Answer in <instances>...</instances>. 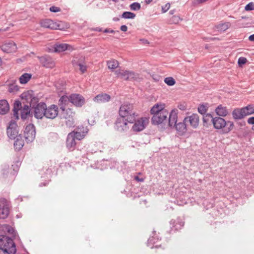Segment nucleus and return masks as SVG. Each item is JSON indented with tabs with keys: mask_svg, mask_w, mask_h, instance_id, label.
Instances as JSON below:
<instances>
[{
	"mask_svg": "<svg viewBox=\"0 0 254 254\" xmlns=\"http://www.w3.org/2000/svg\"><path fill=\"white\" fill-rule=\"evenodd\" d=\"M78 65L79 67L80 70L82 72V73H84L86 71L87 67L85 65L79 63L78 64Z\"/></svg>",
	"mask_w": 254,
	"mask_h": 254,
	"instance_id": "nucleus-47",
	"label": "nucleus"
},
{
	"mask_svg": "<svg viewBox=\"0 0 254 254\" xmlns=\"http://www.w3.org/2000/svg\"><path fill=\"white\" fill-rule=\"evenodd\" d=\"M148 243H154L155 242H154L153 241V238H150L149 239H148Z\"/></svg>",
	"mask_w": 254,
	"mask_h": 254,
	"instance_id": "nucleus-57",
	"label": "nucleus"
},
{
	"mask_svg": "<svg viewBox=\"0 0 254 254\" xmlns=\"http://www.w3.org/2000/svg\"><path fill=\"white\" fill-rule=\"evenodd\" d=\"M21 103L19 100H16L14 102L13 108V116L12 118L15 120L19 119L18 111L22 108Z\"/></svg>",
	"mask_w": 254,
	"mask_h": 254,
	"instance_id": "nucleus-27",
	"label": "nucleus"
},
{
	"mask_svg": "<svg viewBox=\"0 0 254 254\" xmlns=\"http://www.w3.org/2000/svg\"><path fill=\"white\" fill-rule=\"evenodd\" d=\"M248 123L250 125H254V117L249 118L248 120Z\"/></svg>",
	"mask_w": 254,
	"mask_h": 254,
	"instance_id": "nucleus-51",
	"label": "nucleus"
},
{
	"mask_svg": "<svg viewBox=\"0 0 254 254\" xmlns=\"http://www.w3.org/2000/svg\"><path fill=\"white\" fill-rule=\"evenodd\" d=\"M113 1L117 2H118V0H112Z\"/></svg>",
	"mask_w": 254,
	"mask_h": 254,
	"instance_id": "nucleus-62",
	"label": "nucleus"
},
{
	"mask_svg": "<svg viewBox=\"0 0 254 254\" xmlns=\"http://www.w3.org/2000/svg\"><path fill=\"white\" fill-rule=\"evenodd\" d=\"M247 60L246 58L244 57H240L238 59V64L239 65H242L246 63Z\"/></svg>",
	"mask_w": 254,
	"mask_h": 254,
	"instance_id": "nucleus-46",
	"label": "nucleus"
},
{
	"mask_svg": "<svg viewBox=\"0 0 254 254\" xmlns=\"http://www.w3.org/2000/svg\"><path fill=\"white\" fill-rule=\"evenodd\" d=\"M135 180L138 181V182H143V179H140L138 177L136 176L135 177Z\"/></svg>",
	"mask_w": 254,
	"mask_h": 254,
	"instance_id": "nucleus-56",
	"label": "nucleus"
},
{
	"mask_svg": "<svg viewBox=\"0 0 254 254\" xmlns=\"http://www.w3.org/2000/svg\"><path fill=\"white\" fill-rule=\"evenodd\" d=\"M185 123H189L190 125L193 128L198 127L199 123V118L197 114L192 115L185 117L184 119Z\"/></svg>",
	"mask_w": 254,
	"mask_h": 254,
	"instance_id": "nucleus-16",
	"label": "nucleus"
},
{
	"mask_svg": "<svg viewBox=\"0 0 254 254\" xmlns=\"http://www.w3.org/2000/svg\"><path fill=\"white\" fill-rule=\"evenodd\" d=\"M152 78L153 80L156 82L159 81L161 79V77L157 74H153L152 75Z\"/></svg>",
	"mask_w": 254,
	"mask_h": 254,
	"instance_id": "nucleus-50",
	"label": "nucleus"
},
{
	"mask_svg": "<svg viewBox=\"0 0 254 254\" xmlns=\"http://www.w3.org/2000/svg\"><path fill=\"white\" fill-rule=\"evenodd\" d=\"M130 8L132 10H138L141 8L140 4L138 2H134L131 3L130 6Z\"/></svg>",
	"mask_w": 254,
	"mask_h": 254,
	"instance_id": "nucleus-41",
	"label": "nucleus"
},
{
	"mask_svg": "<svg viewBox=\"0 0 254 254\" xmlns=\"http://www.w3.org/2000/svg\"><path fill=\"white\" fill-rule=\"evenodd\" d=\"M231 26V23L229 22L220 23L215 25V29L219 32H224L227 30Z\"/></svg>",
	"mask_w": 254,
	"mask_h": 254,
	"instance_id": "nucleus-31",
	"label": "nucleus"
},
{
	"mask_svg": "<svg viewBox=\"0 0 254 254\" xmlns=\"http://www.w3.org/2000/svg\"><path fill=\"white\" fill-rule=\"evenodd\" d=\"M74 136V134L73 132L68 133L67 136L66 145L67 148L70 150H73L75 148L76 142Z\"/></svg>",
	"mask_w": 254,
	"mask_h": 254,
	"instance_id": "nucleus-19",
	"label": "nucleus"
},
{
	"mask_svg": "<svg viewBox=\"0 0 254 254\" xmlns=\"http://www.w3.org/2000/svg\"><path fill=\"white\" fill-rule=\"evenodd\" d=\"M169 112L167 110H163L152 116L151 118L152 124L155 125H159L163 123L164 122H167Z\"/></svg>",
	"mask_w": 254,
	"mask_h": 254,
	"instance_id": "nucleus-8",
	"label": "nucleus"
},
{
	"mask_svg": "<svg viewBox=\"0 0 254 254\" xmlns=\"http://www.w3.org/2000/svg\"><path fill=\"white\" fill-rule=\"evenodd\" d=\"M9 109L8 102L5 100H0V114H5Z\"/></svg>",
	"mask_w": 254,
	"mask_h": 254,
	"instance_id": "nucleus-29",
	"label": "nucleus"
},
{
	"mask_svg": "<svg viewBox=\"0 0 254 254\" xmlns=\"http://www.w3.org/2000/svg\"><path fill=\"white\" fill-rule=\"evenodd\" d=\"M172 18L173 21L176 23H178L180 20V17L178 16H174Z\"/></svg>",
	"mask_w": 254,
	"mask_h": 254,
	"instance_id": "nucleus-52",
	"label": "nucleus"
},
{
	"mask_svg": "<svg viewBox=\"0 0 254 254\" xmlns=\"http://www.w3.org/2000/svg\"><path fill=\"white\" fill-rule=\"evenodd\" d=\"M169 118L168 119V124L170 127H175L177 123L178 119V110L173 109L169 113Z\"/></svg>",
	"mask_w": 254,
	"mask_h": 254,
	"instance_id": "nucleus-20",
	"label": "nucleus"
},
{
	"mask_svg": "<svg viewBox=\"0 0 254 254\" xmlns=\"http://www.w3.org/2000/svg\"><path fill=\"white\" fill-rule=\"evenodd\" d=\"M24 135L27 142H31L34 140L35 137L36 130L33 124H29L26 126L24 131Z\"/></svg>",
	"mask_w": 254,
	"mask_h": 254,
	"instance_id": "nucleus-10",
	"label": "nucleus"
},
{
	"mask_svg": "<svg viewBox=\"0 0 254 254\" xmlns=\"http://www.w3.org/2000/svg\"><path fill=\"white\" fill-rule=\"evenodd\" d=\"M31 74L27 73H24L19 77V82L21 84H25L31 78Z\"/></svg>",
	"mask_w": 254,
	"mask_h": 254,
	"instance_id": "nucleus-35",
	"label": "nucleus"
},
{
	"mask_svg": "<svg viewBox=\"0 0 254 254\" xmlns=\"http://www.w3.org/2000/svg\"><path fill=\"white\" fill-rule=\"evenodd\" d=\"M107 64L108 68L112 70L117 68L119 65L118 61L114 59L108 61L107 62Z\"/></svg>",
	"mask_w": 254,
	"mask_h": 254,
	"instance_id": "nucleus-34",
	"label": "nucleus"
},
{
	"mask_svg": "<svg viewBox=\"0 0 254 254\" xmlns=\"http://www.w3.org/2000/svg\"><path fill=\"white\" fill-rule=\"evenodd\" d=\"M70 102V97L67 96H62L59 101V105L62 112L66 111L65 107Z\"/></svg>",
	"mask_w": 254,
	"mask_h": 254,
	"instance_id": "nucleus-25",
	"label": "nucleus"
},
{
	"mask_svg": "<svg viewBox=\"0 0 254 254\" xmlns=\"http://www.w3.org/2000/svg\"><path fill=\"white\" fill-rule=\"evenodd\" d=\"M121 17L125 19H133L135 17V14L129 11H125L123 13Z\"/></svg>",
	"mask_w": 254,
	"mask_h": 254,
	"instance_id": "nucleus-37",
	"label": "nucleus"
},
{
	"mask_svg": "<svg viewBox=\"0 0 254 254\" xmlns=\"http://www.w3.org/2000/svg\"><path fill=\"white\" fill-rule=\"evenodd\" d=\"M9 213L8 202L5 199H0V219H5L7 217Z\"/></svg>",
	"mask_w": 254,
	"mask_h": 254,
	"instance_id": "nucleus-13",
	"label": "nucleus"
},
{
	"mask_svg": "<svg viewBox=\"0 0 254 254\" xmlns=\"http://www.w3.org/2000/svg\"><path fill=\"white\" fill-rule=\"evenodd\" d=\"M8 90L10 93H15L19 90V87L15 83H13L9 85Z\"/></svg>",
	"mask_w": 254,
	"mask_h": 254,
	"instance_id": "nucleus-38",
	"label": "nucleus"
},
{
	"mask_svg": "<svg viewBox=\"0 0 254 254\" xmlns=\"http://www.w3.org/2000/svg\"><path fill=\"white\" fill-rule=\"evenodd\" d=\"M215 38H210V39L211 40H213V39H215Z\"/></svg>",
	"mask_w": 254,
	"mask_h": 254,
	"instance_id": "nucleus-63",
	"label": "nucleus"
},
{
	"mask_svg": "<svg viewBox=\"0 0 254 254\" xmlns=\"http://www.w3.org/2000/svg\"><path fill=\"white\" fill-rule=\"evenodd\" d=\"M14 146L15 149L20 150L23 146V142L17 138L14 143Z\"/></svg>",
	"mask_w": 254,
	"mask_h": 254,
	"instance_id": "nucleus-40",
	"label": "nucleus"
},
{
	"mask_svg": "<svg viewBox=\"0 0 254 254\" xmlns=\"http://www.w3.org/2000/svg\"><path fill=\"white\" fill-rule=\"evenodd\" d=\"M215 113L219 117H224L227 116L229 113L228 110L226 106L222 105H218L215 110Z\"/></svg>",
	"mask_w": 254,
	"mask_h": 254,
	"instance_id": "nucleus-24",
	"label": "nucleus"
},
{
	"mask_svg": "<svg viewBox=\"0 0 254 254\" xmlns=\"http://www.w3.org/2000/svg\"><path fill=\"white\" fill-rule=\"evenodd\" d=\"M18 133L16 121L12 119L7 128V135L10 139H14L17 137Z\"/></svg>",
	"mask_w": 254,
	"mask_h": 254,
	"instance_id": "nucleus-14",
	"label": "nucleus"
},
{
	"mask_svg": "<svg viewBox=\"0 0 254 254\" xmlns=\"http://www.w3.org/2000/svg\"><path fill=\"white\" fill-rule=\"evenodd\" d=\"M207 111V108L203 105H200L198 107V112L200 114L203 115V116L205 114H206V113Z\"/></svg>",
	"mask_w": 254,
	"mask_h": 254,
	"instance_id": "nucleus-42",
	"label": "nucleus"
},
{
	"mask_svg": "<svg viewBox=\"0 0 254 254\" xmlns=\"http://www.w3.org/2000/svg\"><path fill=\"white\" fill-rule=\"evenodd\" d=\"M83 130H81V128H78L77 131H73L74 134V138L76 140H80L82 139L85 136L86 134L87 133V129L86 128H84V127H82Z\"/></svg>",
	"mask_w": 254,
	"mask_h": 254,
	"instance_id": "nucleus-26",
	"label": "nucleus"
},
{
	"mask_svg": "<svg viewBox=\"0 0 254 254\" xmlns=\"http://www.w3.org/2000/svg\"><path fill=\"white\" fill-rule=\"evenodd\" d=\"M120 29L123 32H126L127 30V27L126 25H123L121 26Z\"/></svg>",
	"mask_w": 254,
	"mask_h": 254,
	"instance_id": "nucleus-53",
	"label": "nucleus"
},
{
	"mask_svg": "<svg viewBox=\"0 0 254 254\" xmlns=\"http://www.w3.org/2000/svg\"><path fill=\"white\" fill-rule=\"evenodd\" d=\"M207 0H199L200 2H205V1H207Z\"/></svg>",
	"mask_w": 254,
	"mask_h": 254,
	"instance_id": "nucleus-60",
	"label": "nucleus"
},
{
	"mask_svg": "<svg viewBox=\"0 0 254 254\" xmlns=\"http://www.w3.org/2000/svg\"><path fill=\"white\" fill-rule=\"evenodd\" d=\"M178 108L182 111H186L187 109V104L186 102L179 103Z\"/></svg>",
	"mask_w": 254,
	"mask_h": 254,
	"instance_id": "nucleus-44",
	"label": "nucleus"
},
{
	"mask_svg": "<svg viewBox=\"0 0 254 254\" xmlns=\"http://www.w3.org/2000/svg\"><path fill=\"white\" fill-rule=\"evenodd\" d=\"M21 97L22 99H24L27 102H30V106L28 105H24L21 109V118L22 119L25 120L30 115V110L29 107L32 105L31 102L32 99L35 100V98H32V96L28 93H22Z\"/></svg>",
	"mask_w": 254,
	"mask_h": 254,
	"instance_id": "nucleus-4",
	"label": "nucleus"
},
{
	"mask_svg": "<svg viewBox=\"0 0 254 254\" xmlns=\"http://www.w3.org/2000/svg\"><path fill=\"white\" fill-rule=\"evenodd\" d=\"M233 118L235 120H241L246 117L243 108H237L232 113Z\"/></svg>",
	"mask_w": 254,
	"mask_h": 254,
	"instance_id": "nucleus-28",
	"label": "nucleus"
},
{
	"mask_svg": "<svg viewBox=\"0 0 254 254\" xmlns=\"http://www.w3.org/2000/svg\"><path fill=\"white\" fill-rule=\"evenodd\" d=\"M115 73L118 77L126 80H137L139 78V74L132 71L118 69Z\"/></svg>",
	"mask_w": 254,
	"mask_h": 254,
	"instance_id": "nucleus-5",
	"label": "nucleus"
},
{
	"mask_svg": "<svg viewBox=\"0 0 254 254\" xmlns=\"http://www.w3.org/2000/svg\"><path fill=\"white\" fill-rule=\"evenodd\" d=\"M242 108L246 116L254 113V106L253 105H249Z\"/></svg>",
	"mask_w": 254,
	"mask_h": 254,
	"instance_id": "nucleus-36",
	"label": "nucleus"
},
{
	"mask_svg": "<svg viewBox=\"0 0 254 254\" xmlns=\"http://www.w3.org/2000/svg\"><path fill=\"white\" fill-rule=\"evenodd\" d=\"M113 20L115 21H118L119 20V18H118V17H114L113 18Z\"/></svg>",
	"mask_w": 254,
	"mask_h": 254,
	"instance_id": "nucleus-59",
	"label": "nucleus"
},
{
	"mask_svg": "<svg viewBox=\"0 0 254 254\" xmlns=\"http://www.w3.org/2000/svg\"><path fill=\"white\" fill-rule=\"evenodd\" d=\"M58 114V108L55 105H52L49 107H46L44 116L47 118L55 119Z\"/></svg>",
	"mask_w": 254,
	"mask_h": 254,
	"instance_id": "nucleus-17",
	"label": "nucleus"
},
{
	"mask_svg": "<svg viewBox=\"0 0 254 254\" xmlns=\"http://www.w3.org/2000/svg\"><path fill=\"white\" fill-rule=\"evenodd\" d=\"M38 58L43 66L47 68H52L54 66V63L50 57L45 56Z\"/></svg>",
	"mask_w": 254,
	"mask_h": 254,
	"instance_id": "nucleus-21",
	"label": "nucleus"
},
{
	"mask_svg": "<svg viewBox=\"0 0 254 254\" xmlns=\"http://www.w3.org/2000/svg\"><path fill=\"white\" fill-rule=\"evenodd\" d=\"M169 13H170V14H174V10H170V11H169Z\"/></svg>",
	"mask_w": 254,
	"mask_h": 254,
	"instance_id": "nucleus-61",
	"label": "nucleus"
},
{
	"mask_svg": "<svg viewBox=\"0 0 254 254\" xmlns=\"http://www.w3.org/2000/svg\"><path fill=\"white\" fill-rule=\"evenodd\" d=\"M163 110H167L164 108L163 105L157 104L154 105L153 107L151 109L150 113L153 116L154 115H156L159 113H160L161 112L163 111Z\"/></svg>",
	"mask_w": 254,
	"mask_h": 254,
	"instance_id": "nucleus-33",
	"label": "nucleus"
},
{
	"mask_svg": "<svg viewBox=\"0 0 254 254\" xmlns=\"http://www.w3.org/2000/svg\"><path fill=\"white\" fill-rule=\"evenodd\" d=\"M111 96L106 93L99 94L96 95L94 98L93 101L97 103H102L110 101Z\"/></svg>",
	"mask_w": 254,
	"mask_h": 254,
	"instance_id": "nucleus-23",
	"label": "nucleus"
},
{
	"mask_svg": "<svg viewBox=\"0 0 254 254\" xmlns=\"http://www.w3.org/2000/svg\"><path fill=\"white\" fill-rule=\"evenodd\" d=\"M152 0H145V2L146 4H149L150 2H151Z\"/></svg>",
	"mask_w": 254,
	"mask_h": 254,
	"instance_id": "nucleus-58",
	"label": "nucleus"
},
{
	"mask_svg": "<svg viewBox=\"0 0 254 254\" xmlns=\"http://www.w3.org/2000/svg\"><path fill=\"white\" fill-rule=\"evenodd\" d=\"M249 40L251 41H254V34L250 35L249 37Z\"/></svg>",
	"mask_w": 254,
	"mask_h": 254,
	"instance_id": "nucleus-55",
	"label": "nucleus"
},
{
	"mask_svg": "<svg viewBox=\"0 0 254 254\" xmlns=\"http://www.w3.org/2000/svg\"><path fill=\"white\" fill-rule=\"evenodd\" d=\"M0 48L3 52L7 53L14 52L17 50L16 45L12 41H5L0 45Z\"/></svg>",
	"mask_w": 254,
	"mask_h": 254,
	"instance_id": "nucleus-15",
	"label": "nucleus"
},
{
	"mask_svg": "<svg viewBox=\"0 0 254 254\" xmlns=\"http://www.w3.org/2000/svg\"><path fill=\"white\" fill-rule=\"evenodd\" d=\"M134 124L132 127L133 131L138 132L143 130L148 123V119L146 117H142L137 120L135 118Z\"/></svg>",
	"mask_w": 254,
	"mask_h": 254,
	"instance_id": "nucleus-9",
	"label": "nucleus"
},
{
	"mask_svg": "<svg viewBox=\"0 0 254 254\" xmlns=\"http://www.w3.org/2000/svg\"><path fill=\"white\" fill-rule=\"evenodd\" d=\"M34 108V116L37 119H41L44 116L46 104L44 102L37 104Z\"/></svg>",
	"mask_w": 254,
	"mask_h": 254,
	"instance_id": "nucleus-12",
	"label": "nucleus"
},
{
	"mask_svg": "<svg viewBox=\"0 0 254 254\" xmlns=\"http://www.w3.org/2000/svg\"><path fill=\"white\" fill-rule=\"evenodd\" d=\"M170 7V4L169 3H166L164 6L162 7V11L163 13L166 12Z\"/></svg>",
	"mask_w": 254,
	"mask_h": 254,
	"instance_id": "nucleus-49",
	"label": "nucleus"
},
{
	"mask_svg": "<svg viewBox=\"0 0 254 254\" xmlns=\"http://www.w3.org/2000/svg\"><path fill=\"white\" fill-rule=\"evenodd\" d=\"M74 113L69 109H66L65 111L62 112L61 114L62 119L64 120V123L67 127H71L74 125Z\"/></svg>",
	"mask_w": 254,
	"mask_h": 254,
	"instance_id": "nucleus-7",
	"label": "nucleus"
},
{
	"mask_svg": "<svg viewBox=\"0 0 254 254\" xmlns=\"http://www.w3.org/2000/svg\"><path fill=\"white\" fill-rule=\"evenodd\" d=\"M186 123L183 121V122L176 123L175 125L176 130L180 134H183L187 131Z\"/></svg>",
	"mask_w": 254,
	"mask_h": 254,
	"instance_id": "nucleus-30",
	"label": "nucleus"
},
{
	"mask_svg": "<svg viewBox=\"0 0 254 254\" xmlns=\"http://www.w3.org/2000/svg\"><path fill=\"white\" fill-rule=\"evenodd\" d=\"M3 227L4 229L5 230H6L7 232L9 234H11L12 235H15V232L14 229H13V228H12L11 227L9 226V225H5Z\"/></svg>",
	"mask_w": 254,
	"mask_h": 254,
	"instance_id": "nucleus-43",
	"label": "nucleus"
},
{
	"mask_svg": "<svg viewBox=\"0 0 254 254\" xmlns=\"http://www.w3.org/2000/svg\"><path fill=\"white\" fill-rule=\"evenodd\" d=\"M70 102L77 107H81L85 103V99L80 94H73L70 96Z\"/></svg>",
	"mask_w": 254,
	"mask_h": 254,
	"instance_id": "nucleus-18",
	"label": "nucleus"
},
{
	"mask_svg": "<svg viewBox=\"0 0 254 254\" xmlns=\"http://www.w3.org/2000/svg\"><path fill=\"white\" fill-rule=\"evenodd\" d=\"M105 33H115V31L113 30L110 29H106L104 30Z\"/></svg>",
	"mask_w": 254,
	"mask_h": 254,
	"instance_id": "nucleus-54",
	"label": "nucleus"
},
{
	"mask_svg": "<svg viewBox=\"0 0 254 254\" xmlns=\"http://www.w3.org/2000/svg\"><path fill=\"white\" fill-rule=\"evenodd\" d=\"M119 113L120 117L126 119L128 122H134L137 116L133 105L127 103L121 106Z\"/></svg>",
	"mask_w": 254,
	"mask_h": 254,
	"instance_id": "nucleus-2",
	"label": "nucleus"
},
{
	"mask_svg": "<svg viewBox=\"0 0 254 254\" xmlns=\"http://www.w3.org/2000/svg\"><path fill=\"white\" fill-rule=\"evenodd\" d=\"M40 24L43 27L51 29L63 30L64 28L62 22H56L50 19L42 20Z\"/></svg>",
	"mask_w": 254,
	"mask_h": 254,
	"instance_id": "nucleus-6",
	"label": "nucleus"
},
{
	"mask_svg": "<svg viewBox=\"0 0 254 254\" xmlns=\"http://www.w3.org/2000/svg\"><path fill=\"white\" fill-rule=\"evenodd\" d=\"M50 10L53 12H58L61 11V9L60 7H57L55 6H52L50 7Z\"/></svg>",
	"mask_w": 254,
	"mask_h": 254,
	"instance_id": "nucleus-48",
	"label": "nucleus"
},
{
	"mask_svg": "<svg viewBox=\"0 0 254 254\" xmlns=\"http://www.w3.org/2000/svg\"><path fill=\"white\" fill-rule=\"evenodd\" d=\"M245 9L246 11L254 10V3L253 2L249 3L246 5Z\"/></svg>",
	"mask_w": 254,
	"mask_h": 254,
	"instance_id": "nucleus-45",
	"label": "nucleus"
},
{
	"mask_svg": "<svg viewBox=\"0 0 254 254\" xmlns=\"http://www.w3.org/2000/svg\"><path fill=\"white\" fill-rule=\"evenodd\" d=\"M212 124L216 129H221L224 133L229 132L234 126L233 122L229 121L227 122L224 119L219 117L214 118Z\"/></svg>",
	"mask_w": 254,
	"mask_h": 254,
	"instance_id": "nucleus-3",
	"label": "nucleus"
},
{
	"mask_svg": "<svg viewBox=\"0 0 254 254\" xmlns=\"http://www.w3.org/2000/svg\"><path fill=\"white\" fill-rule=\"evenodd\" d=\"M68 47H70V46L65 43L56 44L49 51L50 52H62L67 50Z\"/></svg>",
	"mask_w": 254,
	"mask_h": 254,
	"instance_id": "nucleus-22",
	"label": "nucleus"
},
{
	"mask_svg": "<svg viewBox=\"0 0 254 254\" xmlns=\"http://www.w3.org/2000/svg\"><path fill=\"white\" fill-rule=\"evenodd\" d=\"M16 252L13 241L5 235H0V254H15Z\"/></svg>",
	"mask_w": 254,
	"mask_h": 254,
	"instance_id": "nucleus-1",
	"label": "nucleus"
},
{
	"mask_svg": "<svg viewBox=\"0 0 254 254\" xmlns=\"http://www.w3.org/2000/svg\"><path fill=\"white\" fill-rule=\"evenodd\" d=\"M133 123V122H128L126 119L120 117L116 120L115 128L121 132L127 131L129 128V125Z\"/></svg>",
	"mask_w": 254,
	"mask_h": 254,
	"instance_id": "nucleus-11",
	"label": "nucleus"
},
{
	"mask_svg": "<svg viewBox=\"0 0 254 254\" xmlns=\"http://www.w3.org/2000/svg\"><path fill=\"white\" fill-rule=\"evenodd\" d=\"M164 82L169 86H173L176 83L175 79L172 77H166L164 79Z\"/></svg>",
	"mask_w": 254,
	"mask_h": 254,
	"instance_id": "nucleus-39",
	"label": "nucleus"
},
{
	"mask_svg": "<svg viewBox=\"0 0 254 254\" xmlns=\"http://www.w3.org/2000/svg\"><path fill=\"white\" fill-rule=\"evenodd\" d=\"M214 118L210 114H206L203 116L202 121L204 126L207 127L213 124Z\"/></svg>",
	"mask_w": 254,
	"mask_h": 254,
	"instance_id": "nucleus-32",
	"label": "nucleus"
}]
</instances>
